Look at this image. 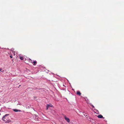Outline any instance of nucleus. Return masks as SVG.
<instances>
[{
    "mask_svg": "<svg viewBox=\"0 0 124 124\" xmlns=\"http://www.w3.org/2000/svg\"><path fill=\"white\" fill-rule=\"evenodd\" d=\"M92 106L93 108H94V107L93 105Z\"/></svg>",
    "mask_w": 124,
    "mask_h": 124,
    "instance_id": "nucleus-13",
    "label": "nucleus"
},
{
    "mask_svg": "<svg viewBox=\"0 0 124 124\" xmlns=\"http://www.w3.org/2000/svg\"><path fill=\"white\" fill-rule=\"evenodd\" d=\"M20 59L21 60H23V59L24 58L23 56H20Z\"/></svg>",
    "mask_w": 124,
    "mask_h": 124,
    "instance_id": "nucleus-7",
    "label": "nucleus"
},
{
    "mask_svg": "<svg viewBox=\"0 0 124 124\" xmlns=\"http://www.w3.org/2000/svg\"><path fill=\"white\" fill-rule=\"evenodd\" d=\"M13 110L15 112H20L21 111V110H18L17 109H13Z\"/></svg>",
    "mask_w": 124,
    "mask_h": 124,
    "instance_id": "nucleus-5",
    "label": "nucleus"
},
{
    "mask_svg": "<svg viewBox=\"0 0 124 124\" xmlns=\"http://www.w3.org/2000/svg\"><path fill=\"white\" fill-rule=\"evenodd\" d=\"M50 107V105H47V108H46V110H48V108L49 107Z\"/></svg>",
    "mask_w": 124,
    "mask_h": 124,
    "instance_id": "nucleus-9",
    "label": "nucleus"
},
{
    "mask_svg": "<svg viewBox=\"0 0 124 124\" xmlns=\"http://www.w3.org/2000/svg\"><path fill=\"white\" fill-rule=\"evenodd\" d=\"M77 94L79 96H80L81 94L80 92L78 91H77L76 92Z\"/></svg>",
    "mask_w": 124,
    "mask_h": 124,
    "instance_id": "nucleus-4",
    "label": "nucleus"
},
{
    "mask_svg": "<svg viewBox=\"0 0 124 124\" xmlns=\"http://www.w3.org/2000/svg\"><path fill=\"white\" fill-rule=\"evenodd\" d=\"M10 58H12V57H13L11 55H10Z\"/></svg>",
    "mask_w": 124,
    "mask_h": 124,
    "instance_id": "nucleus-12",
    "label": "nucleus"
},
{
    "mask_svg": "<svg viewBox=\"0 0 124 124\" xmlns=\"http://www.w3.org/2000/svg\"><path fill=\"white\" fill-rule=\"evenodd\" d=\"M8 115H6L5 116H4L2 118V120L6 123H9L10 122V120L8 119V118L7 116Z\"/></svg>",
    "mask_w": 124,
    "mask_h": 124,
    "instance_id": "nucleus-1",
    "label": "nucleus"
},
{
    "mask_svg": "<svg viewBox=\"0 0 124 124\" xmlns=\"http://www.w3.org/2000/svg\"><path fill=\"white\" fill-rule=\"evenodd\" d=\"M28 61H29L30 62H31V63H32V60H31V59H28Z\"/></svg>",
    "mask_w": 124,
    "mask_h": 124,
    "instance_id": "nucleus-8",
    "label": "nucleus"
},
{
    "mask_svg": "<svg viewBox=\"0 0 124 124\" xmlns=\"http://www.w3.org/2000/svg\"><path fill=\"white\" fill-rule=\"evenodd\" d=\"M50 107H53V106L52 105H50Z\"/></svg>",
    "mask_w": 124,
    "mask_h": 124,
    "instance_id": "nucleus-11",
    "label": "nucleus"
},
{
    "mask_svg": "<svg viewBox=\"0 0 124 124\" xmlns=\"http://www.w3.org/2000/svg\"><path fill=\"white\" fill-rule=\"evenodd\" d=\"M64 118L65 120L68 123H69L70 122V120L69 118L67 117L66 116H64Z\"/></svg>",
    "mask_w": 124,
    "mask_h": 124,
    "instance_id": "nucleus-2",
    "label": "nucleus"
},
{
    "mask_svg": "<svg viewBox=\"0 0 124 124\" xmlns=\"http://www.w3.org/2000/svg\"><path fill=\"white\" fill-rule=\"evenodd\" d=\"M97 117L99 118H104L103 117V116L101 115H99L97 116Z\"/></svg>",
    "mask_w": 124,
    "mask_h": 124,
    "instance_id": "nucleus-3",
    "label": "nucleus"
},
{
    "mask_svg": "<svg viewBox=\"0 0 124 124\" xmlns=\"http://www.w3.org/2000/svg\"><path fill=\"white\" fill-rule=\"evenodd\" d=\"M32 62V63H34L33 65H36V63H37V62L36 61H34L33 62Z\"/></svg>",
    "mask_w": 124,
    "mask_h": 124,
    "instance_id": "nucleus-6",
    "label": "nucleus"
},
{
    "mask_svg": "<svg viewBox=\"0 0 124 124\" xmlns=\"http://www.w3.org/2000/svg\"><path fill=\"white\" fill-rule=\"evenodd\" d=\"M0 71L3 72L4 71V70H3L2 69L0 68Z\"/></svg>",
    "mask_w": 124,
    "mask_h": 124,
    "instance_id": "nucleus-10",
    "label": "nucleus"
}]
</instances>
